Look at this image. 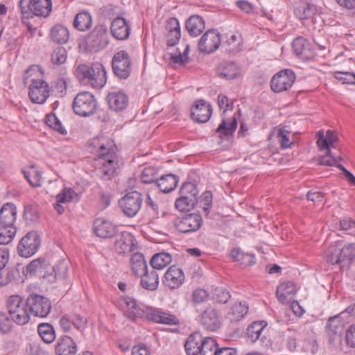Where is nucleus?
I'll return each mask as SVG.
<instances>
[{"label":"nucleus","instance_id":"f257e3e1","mask_svg":"<svg viewBox=\"0 0 355 355\" xmlns=\"http://www.w3.org/2000/svg\"><path fill=\"white\" fill-rule=\"evenodd\" d=\"M90 149L92 153L98 156L101 163L98 168L101 178L110 180L114 177L119 167L116 146L114 141L107 137H96L90 141Z\"/></svg>","mask_w":355,"mask_h":355},{"label":"nucleus","instance_id":"f03ea898","mask_svg":"<svg viewBox=\"0 0 355 355\" xmlns=\"http://www.w3.org/2000/svg\"><path fill=\"white\" fill-rule=\"evenodd\" d=\"M19 8L24 18L48 17L52 10L51 0H20Z\"/></svg>","mask_w":355,"mask_h":355},{"label":"nucleus","instance_id":"7ed1b4c3","mask_svg":"<svg viewBox=\"0 0 355 355\" xmlns=\"http://www.w3.org/2000/svg\"><path fill=\"white\" fill-rule=\"evenodd\" d=\"M7 309L15 323L18 325H24L30 320V312L26 300L24 302L19 295H12L7 300Z\"/></svg>","mask_w":355,"mask_h":355},{"label":"nucleus","instance_id":"20e7f679","mask_svg":"<svg viewBox=\"0 0 355 355\" xmlns=\"http://www.w3.org/2000/svg\"><path fill=\"white\" fill-rule=\"evenodd\" d=\"M72 107L73 112L77 115L89 116L92 115L96 110V100L90 92H80L74 98Z\"/></svg>","mask_w":355,"mask_h":355},{"label":"nucleus","instance_id":"39448f33","mask_svg":"<svg viewBox=\"0 0 355 355\" xmlns=\"http://www.w3.org/2000/svg\"><path fill=\"white\" fill-rule=\"evenodd\" d=\"M30 314L35 317L46 318L51 313L52 305L51 300L41 295L32 293L26 298Z\"/></svg>","mask_w":355,"mask_h":355},{"label":"nucleus","instance_id":"423d86ee","mask_svg":"<svg viewBox=\"0 0 355 355\" xmlns=\"http://www.w3.org/2000/svg\"><path fill=\"white\" fill-rule=\"evenodd\" d=\"M108 42L107 28L105 24L96 26L85 39L87 49L92 52H97L105 48Z\"/></svg>","mask_w":355,"mask_h":355},{"label":"nucleus","instance_id":"0eeeda50","mask_svg":"<svg viewBox=\"0 0 355 355\" xmlns=\"http://www.w3.org/2000/svg\"><path fill=\"white\" fill-rule=\"evenodd\" d=\"M40 245L41 240L37 232L31 231L19 241L17 248V253L21 257H31L37 252Z\"/></svg>","mask_w":355,"mask_h":355},{"label":"nucleus","instance_id":"6e6552de","mask_svg":"<svg viewBox=\"0 0 355 355\" xmlns=\"http://www.w3.org/2000/svg\"><path fill=\"white\" fill-rule=\"evenodd\" d=\"M112 66L114 75L119 79H127L132 72L130 58L125 51H119L114 55Z\"/></svg>","mask_w":355,"mask_h":355},{"label":"nucleus","instance_id":"1a4fd4ad","mask_svg":"<svg viewBox=\"0 0 355 355\" xmlns=\"http://www.w3.org/2000/svg\"><path fill=\"white\" fill-rule=\"evenodd\" d=\"M143 202L142 194L137 191L127 193L119 202L123 214L130 218L137 215Z\"/></svg>","mask_w":355,"mask_h":355},{"label":"nucleus","instance_id":"9d476101","mask_svg":"<svg viewBox=\"0 0 355 355\" xmlns=\"http://www.w3.org/2000/svg\"><path fill=\"white\" fill-rule=\"evenodd\" d=\"M295 80L294 72L285 69L276 73L270 81V87L275 92H282L289 89Z\"/></svg>","mask_w":355,"mask_h":355},{"label":"nucleus","instance_id":"9b49d317","mask_svg":"<svg viewBox=\"0 0 355 355\" xmlns=\"http://www.w3.org/2000/svg\"><path fill=\"white\" fill-rule=\"evenodd\" d=\"M220 42V35L217 30H209L205 33L199 40L198 49L202 53H211L219 47Z\"/></svg>","mask_w":355,"mask_h":355},{"label":"nucleus","instance_id":"f8f14e48","mask_svg":"<svg viewBox=\"0 0 355 355\" xmlns=\"http://www.w3.org/2000/svg\"><path fill=\"white\" fill-rule=\"evenodd\" d=\"M50 87L44 80H39L28 85V96L33 103L42 104L49 98Z\"/></svg>","mask_w":355,"mask_h":355},{"label":"nucleus","instance_id":"ddd939ff","mask_svg":"<svg viewBox=\"0 0 355 355\" xmlns=\"http://www.w3.org/2000/svg\"><path fill=\"white\" fill-rule=\"evenodd\" d=\"M200 322L207 330L215 331L220 327L222 319L218 310L209 306L200 315Z\"/></svg>","mask_w":355,"mask_h":355},{"label":"nucleus","instance_id":"4468645a","mask_svg":"<svg viewBox=\"0 0 355 355\" xmlns=\"http://www.w3.org/2000/svg\"><path fill=\"white\" fill-rule=\"evenodd\" d=\"M119 304L123 309L124 315L131 320L146 316L142 306L137 304L134 298L128 296L123 297L119 300Z\"/></svg>","mask_w":355,"mask_h":355},{"label":"nucleus","instance_id":"2eb2a0df","mask_svg":"<svg viewBox=\"0 0 355 355\" xmlns=\"http://www.w3.org/2000/svg\"><path fill=\"white\" fill-rule=\"evenodd\" d=\"M202 224V219L200 214H189L178 219L175 223V227L180 232L189 233L198 230Z\"/></svg>","mask_w":355,"mask_h":355},{"label":"nucleus","instance_id":"dca6fc26","mask_svg":"<svg viewBox=\"0 0 355 355\" xmlns=\"http://www.w3.org/2000/svg\"><path fill=\"white\" fill-rule=\"evenodd\" d=\"M112 35L118 40H127L131 33V25L128 20L123 17H115L110 26Z\"/></svg>","mask_w":355,"mask_h":355},{"label":"nucleus","instance_id":"f3484780","mask_svg":"<svg viewBox=\"0 0 355 355\" xmlns=\"http://www.w3.org/2000/svg\"><path fill=\"white\" fill-rule=\"evenodd\" d=\"M212 109L211 105L203 99L198 100L191 108V116L193 121L205 123L211 117Z\"/></svg>","mask_w":355,"mask_h":355},{"label":"nucleus","instance_id":"a211bd4d","mask_svg":"<svg viewBox=\"0 0 355 355\" xmlns=\"http://www.w3.org/2000/svg\"><path fill=\"white\" fill-rule=\"evenodd\" d=\"M162 282L169 289L178 288L184 282V274L182 269L172 266L165 272Z\"/></svg>","mask_w":355,"mask_h":355},{"label":"nucleus","instance_id":"6ab92c4d","mask_svg":"<svg viewBox=\"0 0 355 355\" xmlns=\"http://www.w3.org/2000/svg\"><path fill=\"white\" fill-rule=\"evenodd\" d=\"M341 313L339 315L329 318L327 324V332L329 336L331 343L336 340H340L341 336L345 330V322L341 318Z\"/></svg>","mask_w":355,"mask_h":355},{"label":"nucleus","instance_id":"aec40b11","mask_svg":"<svg viewBox=\"0 0 355 355\" xmlns=\"http://www.w3.org/2000/svg\"><path fill=\"white\" fill-rule=\"evenodd\" d=\"M135 239L132 234L123 232L117 235L114 249L119 254L130 252L135 250Z\"/></svg>","mask_w":355,"mask_h":355},{"label":"nucleus","instance_id":"412c9836","mask_svg":"<svg viewBox=\"0 0 355 355\" xmlns=\"http://www.w3.org/2000/svg\"><path fill=\"white\" fill-rule=\"evenodd\" d=\"M106 99L109 107L114 112L125 110L129 102L128 95L121 91L110 92Z\"/></svg>","mask_w":355,"mask_h":355},{"label":"nucleus","instance_id":"4be33fe9","mask_svg":"<svg viewBox=\"0 0 355 355\" xmlns=\"http://www.w3.org/2000/svg\"><path fill=\"white\" fill-rule=\"evenodd\" d=\"M146 318L155 322L168 325L178 324L179 319L174 315L164 312L160 309H150L146 312Z\"/></svg>","mask_w":355,"mask_h":355},{"label":"nucleus","instance_id":"5701e85b","mask_svg":"<svg viewBox=\"0 0 355 355\" xmlns=\"http://www.w3.org/2000/svg\"><path fill=\"white\" fill-rule=\"evenodd\" d=\"M295 53L303 60H309L313 55L311 43L303 37H298L293 42Z\"/></svg>","mask_w":355,"mask_h":355},{"label":"nucleus","instance_id":"b1692460","mask_svg":"<svg viewBox=\"0 0 355 355\" xmlns=\"http://www.w3.org/2000/svg\"><path fill=\"white\" fill-rule=\"evenodd\" d=\"M94 231L98 237L110 238L116 234V227L103 218H97L94 223Z\"/></svg>","mask_w":355,"mask_h":355},{"label":"nucleus","instance_id":"393cba45","mask_svg":"<svg viewBox=\"0 0 355 355\" xmlns=\"http://www.w3.org/2000/svg\"><path fill=\"white\" fill-rule=\"evenodd\" d=\"M76 344L70 336H63L58 340L55 345L57 355H76Z\"/></svg>","mask_w":355,"mask_h":355},{"label":"nucleus","instance_id":"a878e982","mask_svg":"<svg viewBox=\"0 0 355 355\" xmlns=\"http://www.w3.org/2000/svg\"><path fill=\"white\" fill-rule=\"evenodd\" d=\"M17 216L16 206L12 202L4 204L0 209V225L15 226Z\"/></svg>","mask_w":355,"mask_h":355},{"label":"nucleus","instance_id":"bb28decb","mask_svg":"<svg viewBox=\"0 0 355 355\" xmlns=\"http://www.w3.org/2000/svg\"><path fill=\"white\" fill-rule=\"evenodd\" d=\"M166 29L168 31L166 35L167 45L173 46L176 45L181 37L180 25L176 18H170L166 23Z\"/></svg>","mask_w":355,"mask_h":355},{"label":"nucleus","instance_id":"cd10ccee","mask_svg":"<svg viewBox=\"0 0 355 355\" xmlns=\"http://www.w3.org/2000/svg\"><path fill=\"white\" fill-rule=\"evenodd\" d=\"M50 40L56 44H66L69 39V31L68 28L62 24H55L50 30Z\"/></svg>","mask_w":355,"mask_h":355},{"label":"nucleus","instance_id":"c85d7f7f","mask_svg":"<svg viewBox=\"0 0 355 355\" xmlns=\"http://www.w3.org/2000/svg\"><path fill=\"white\" fill-rule=\"evenodd\" d=\"M141 277L140 284L146 290L154 291L157 289L159 286V275L153 269L151 271L146 270L144 275H139Z\"/></svg>","mask_w":355,"mask_h":355},{"label":"nucleus","instance_id":"c756f323","mask_svg":"<svg viewBox=\"0 0 355 355\" xmlns=\"http://www.w3.org/2000/svg\"><path fill=\"white\" fill-rule=\"evenodd\" d=\"M296 293L295 284L293 282L281 284L277 288L276 295L278 300L282 304L289 302L290 297Z\"/></svg>","mask_w":355,"mask_h":355},{"label":"nucleus","instance_id":"7c9ffc66","mask_svg":"<svg viewBox=\"0 0 355 355\" xmlns=\"http://www.w3.org/2000/svg\"><path fill=\"white\" fill-rule=\"evenodd\" d=\"M203 337L199 332L191 334L187 339L184 348L187 355H198L200 352V345Z\"/></svg>","mask_w":355,"mask_h":355},{"label":"nucleus","instance_id":"2f4dec72","mask_svg":"<svg viewBox=\"0 0 355 355\" xmlns=\"http://www.w3.org/2000/svg\"><path fill=\"white\" fill-rule=\"evenodd\" d=\"M186 28L191 36H198L205 28V21L200 15H192L186 21Z\"/></svg>","mask_w":355,"mask_h":355},{"label":"nucleus","instance_id":"473e14b6","mask_svg":"<svg viewBox=\"0 0 355 355\" xmlns=\"http://www.w3.org/2000/svg\"><path fill=\"white\" fill-rule=\"evenodd\" d=\"M216 72L220 77L232 80L239 76L240 69L235 63L226 62L220 64Z\"/></svg>","mask_w":355,"mask_h":355},{"label":"nucleus","instance_id":"72a5a7b5","mask_svg":"<svg viewBox=\"0 0 355 355\" xmlns=\"http://www.w3.org/2000/svg\"><path fill=\"white\" fill-rule=\"evenodd\" d=\"M236 127L237 120L235 116H233L230 119H225V116H223V120L216 130V132L221 138L223 136L227 137L233 135Z\"/></svg>","mask_w":355,"mask_h":355},{"label":"nucleus","instance_id":"f704fd0d","mask_svg":"<svg viewBox=\"0 0 355 355\" xmlns=\"http://www.w3.org/2000/svg\"><path fill=\"white\" fill-rule=\"evenodd\" d=\"M316 135L318 137L317 145L320 150L330 149L331 147H334V143L338 139L336 133L330 130L326 132L325 135H324L322 131L318 132Z\"/></svg>","mask_w":355,"mask_h":355},{"label":"nucleus","instance_id":"c9c22d12","mask_svg":"<svg viewBox=\"0 0 355 355\" xmlns=\"http://www.w3.org/2000/svg\"><path fill=\"white\" fill-rule=\"evenodd\" d=\"M178 183V178L173 174L162 176L156 182V185L163 193H169L174 190Z\"/></svg>","mask_w":355,"mask_h":355},{"label":"nucleus","instance_id":"e433bc0d","mask_svg":"<svg viewBox=\"0 0 355 355\" xmlns=\"http://www.w3.org/2000/svg\"><path fill=\"white\" fill-rule=\"evenodd\" d=\"M130 263L132 272L137 276L144 275V272L148 270L147 263L143 254L140 252L132 254Z\"/></svg>","mask_w":355,"mask_h":355},{"label":"nucleus","instance_id":"4c0bfd02","mask_svg":"<svg viewBox=\"0 0 355 355\" xmlns=\"http://www.w3.org/2000/svg\"><path fill=\"white\" fill-rule=\"evenodd\" d=\"M248 306L245 302L233 304L227 313V318L231 322L239 321L248 313Z\"/></svg>","mask_w":355,"mask_h":355},{"label":"nucleus","instance_id":"58836bf2","mask_svg":"<svg viewBox=\"0 0 355 355\" xmlns=\"http://www.w3.org/2000/svg\"><path fill=\"white\" fill-rule=\"evenodd\" d=\"M43 71L40 66L33 64L30 66L24 73V83L28 85L31 83L44 80Z\"/></svg>","mask_w":355,"mask_h":355},{"label":"nucleus","instance_id":"ea45409f","mask_svg":"<svg viewBox=\"0 0 355 355\" xmlns=\"http://www.w3.org/2000/svg\"><path fill=\"white\" fill-rule=\"evenodd\" d=\"M231 258L239 263V264L247 267L254 265L256 262L255 257L249 253L241 252L239 248H233L230 254Z\"/></svg>","mask_w":355,"mask_h":355},{"label":"nucleus","instance_id":"a19ab883","mask_svg":"<svg viewBox=\"0 0 355 355\" xmlns=\"http://www.w3.org/2000/svg\"><path fill=\"white\" fill-rule=\"evenodd\" d=\"M100 63H94L92 65H87L85 64H79L76 70V74L77 78L80 81H85L87 83L89 76L93 73H99Z\"/></svg>","mask_w":355,"mask_h":355},{"label":"nucleus","instance_id":"79ce46f5","mask_svg":"<svg viewBox=\"0 0 355 355\" xmlns=\"http://www.w3.org/2000/svg\"><path fill=\"white\" fill-rule=\"evenodd\" d=\"M92 25V16L86 11L78 13L73 22V27L79 31H85L90 28Z\"/></svg>","mask_w":355,"mask_h":355},{"label":"nucleus","instance_id":"37998d69","mask_svg":"<svg viewBox=\"0 0 355 355\" xmlns=\"http://www.w3.org/2000/svg\"><path fill=\"white\" fill-rule=\"evenodd\" d=\"M171 255L165 252L155 254L150 261V266L154 270H162L171 263Z\"/></svg>","mask_w":355,"mask_h":355},{"label":"nucleus","instance_id":"c03bdc74","mask_svg":"<svg viewBox=\"0 0 355 355\" xmlns=\"http://www.w3.org/2000/svg\"><path fill=\"white\" fill-rule=\"evenodd\" d=\"M198 193L196 185L191 182H184L179 191L180 196L187 197L189 201H193L196 204L198 202Z\"/></svg>","mask_w":355,"mask_h":355},{"label":"nucleus","instance_id":"a18cd8bd","mask_svg":"<svg viewBox=\"0 0 355 355\" xmlns=\"http://www.w3.org/2000/svg\"><path fill=\"white\" fill-rule=\"evenodd\" d=\"M267 325L265 321L254 322L250 324L247 328V336L251 343H254L257 340Z\"/></svg>","mask_w":355,"mask_h":355},{"label":"nucleus","instance_id":"49530a36","mask_svg":"<svg viewBox=\"0 0 355 355\" xmlns=\"http://www.w3.org/2000/svg\"><path fill=\"white\" fill-rule=\"evenodd\" d=\"M37 332L42 340L46 343H51L55 339L53 327L50 323H40L37 326Z\"/></svg>","mask_w":355,"mask_h":355},{"label":"nucleus","instance_id":"de8ad7c7","mask_svg":"<svg viewBox=\"0 0 355 355\" xmlns=\"http://www.w3.org/2000/svg\"><path fill=\"white\" fill-rule=\"evenodd\" d=\"M340 252V243H335L329 246L325 252L327 261L329 263L340 265V267H343Z\"/></svg>","mask_w":355,"mask_h":355},{"label":"nucleus","instance_id":"09e8293b","mask_svg":"<svg viewBox=\"0 0 355 355\" xmlns=\"http://www.w3.org/2000/svg\"><path fill=\"white\" fill-rule=\"evenodd\" d=\"M218 347L216 340L211 337L203 338L200 345V355H216Z\"/></svg>","mask_w":355,"mask_h":355},{"label":"nucleus","instance_id":"8fccbe9b","mask_svg":"<svg viewBox=\"0 0 355 355\" xmlns=\"http://www.w3.org/2000/svg\"><path fill=\"white\" fill-rule=\"evenodd\" d=\"M99 73H93L89 76L87 83L94 88H101L106 83V71L103 66L101 64Z\"/></svg>","mask_w":355,"mask_h":355},{"label":"nucleus","instance_id":"3c124183","mask_svg":"<svg viewBox=\"0 0 355 355\" xmlns=\"http://www.w3.org/2000/svg\"><path fill=\"white\" fill-rule=\"evenodd\" d=\"M19 271L14 268H0V286L8 285L19 275Z\"/></svg>","mask_w":355,"mask_h":355},{"label":"nucleus","instance_id":"603ef678","mask_svg":"<svg viewBox=\"0 0 355 355\" xmlns=\"http://www.w3.org/2000/svg\"><path fill=\"white\" fill-rule=\"evenodd\" d=\"M17 228L15 226L0 225V244L8 245L12 242L15 236Z\"/></svg>","mask_w":355,"mask_h":355},{"label":"nucleus","instance_id":"864d4df0","mask_svg":"<svg viewBox=\"0 0 355 355\" xmlns=\"http://www.w3.org/2000/svg\"><path fill=\"white\" fill-rule=\"evenodd\" d=\"M242 40L234 34H232L230 37L227 36V40L223 45L225 46L226 51L232 53H236L241 50Z\"/></svg>","mask_w":355,"mask_h":355},{"label":"nucleus","instance_id":"5fc2aeb1","mask_svg":"<svg viewBox=\"0 0 355 355\" xmlns=\"http://www.w3.org/2000/svg\"><path fill=\"white\" fill-rule=\"evenodd\" d=\"M316 12V8L314 5L311 3H304L295 10L296 16L300 19H305L314 15Z\"/></svg>","mask_w":355,"mask_h":355},{"label":"nucleus","instance_id":"6e6d98bb","mask_svg":"<svg viewBox=\"0 0 355 355\" xmlns=\"http://www.w3.org/2000/svg\"><path fill=\"white\" fill-rule=\"evenodd\" d=\"M15 320L9 312H0V331L3 334L9 333L14 327Z\"/></svg>","mask_w":355,"mask_h":355},{"label":"nucleus","instance_id":"4d7b16f0","mask_svg":"<svg viewBox=\"0 0 355 355\" xmlns=\"http://www.w3.org/2000/svg\"><path fill=\"white\" fill-rule=\"evenodd\" d=\"M340 256L342 263L348 265L351 261L355 257V244L351 243L345 247H342L340 243Z\"/></svg>","mask_w":355,"mask_h":355},{"label":"nucleus","instance_id":"13d9d810","mask_svg":"<svg viewBox=\"0 0 355 355\" xmlns=\"http://www.w3.org/2000/svg\"><path fill=\"white\" fill-rule=\"evenodd\" d=\"M157 170L155 167H146L141 174V180L143 183L150 184L157 182Z\"/></svg>","mask_w":355,"mask_h":355},{"label":"nucleus","instance_id":"bf43d9fd","mask_svg":"<svg viewBox=\"0 0 355 355\" xmlns=\"http://www.w3.org/2000/svg\"><path fill=\"white\" fill-rule=\"evenodd\" d=\"M67 53L66 49L62 46L56 47L51 57V60L53 64L60 65L66 62Z\"/></svg>","mask_w":355,"mask_h":355},{"label":"nucleus","instance_id":"052dcab7","mask_svg":"<svg viewBox=\"0 0 355 355\" xmlns=\"http://www.w3.org/2000/svg\"><path fill=\"white\" fill-rule=\"evenodd\" d=\"M326 150V155L320 156L319 158V164L321 165L332 166L340 164L338 163V159L342 160L340 156L336 157V155L333 154L330 149H324Z\"/></svg>","mask_w":355,"mask_h":355},{"label":"nucleus","instance_id":"680f3d73","mask_svg":"<svg viewBox=\"0 0 355 355\" xmlns=\"http://www.w3.org/2000/svg\"><path fill=\"white\" fill-rule=\"evenodd\" d=\"M45 122L48 126L56 130L60 134L62 135H65L67 134V130L62 126L60 120L55 114L47 115L45 119Z\"/></svg>","mask_w":355,"mask_h":355},{"label":"nucleus","instance_id":"e2e57ef3","mask_svg":"<svg viewBox=\"0 0 355 355\" xmlns=\"http://www.w3.org/2000/svg\"><path fill=\"white\" fill-rule=\"evenodd\" d=\"M212 193L211 191H206L200 197V200L198 202L200 203V207L205 215H208L209 210L212 206Z\"/></svg>","mask_w":355,"mask_h":355},{"label":"nucleus","instance_id":"0e129e2a","mask_svg":"<svg viewBox=\"0 0 355 355\" xmlns=\"http://www.w3.org/2000/svg\"><path fill=\"white\" fill-rule=\"evenodd\" d=\"M23 217L24 220L28 223H32L37 221L39 218V214L37 208L33 205H26L24 207Z\"/></svg>","mask_w":355,"mask_h":355},{"label":"nucleus","instance_id":"69168bd1","mask_svg":"<svg viewBox=\"0 0 355 355\" xmlns=\"http://www.w3.org/2000/svg\"><path fill=\"white\" fill-rule=\"evenodd\" d=\"M196 205V203L193 202V201H189L188 198L180 196L175 200V207L180 211H188L193 209Z\"/></svg>","mask_w":355,"mask_h":355},{"label":"nucleus","instance_id":"338daca9","mask_svg":"<svg viewBox=\"0 0 355 355\" xmlns=\"http://www.w3.org/2000/svg\"><path fill=\"white\" fill-rule=\"evenodd\" d=\"M76 197L77 194L73 189L64 188L57 195L56 199L58 202H69L73 200Z\"/></svg>","mask_w":355,"mask_h":355},{"label":"nucleus","instance_id":"774afa93","mask_svg":"<svg viewBox=\"0 0 355 355\" xmlns=\"http://www.w3.org/2000/svg\"><path fill=\"white\" fill-rule=\"evenodd\" d=\"M45 266V259L43 258H39L33 260L26 266V272L27 275H34L37 272L40 271Z\"/></svg>","mask_w":355,"mask_h":355}]
</instances>
